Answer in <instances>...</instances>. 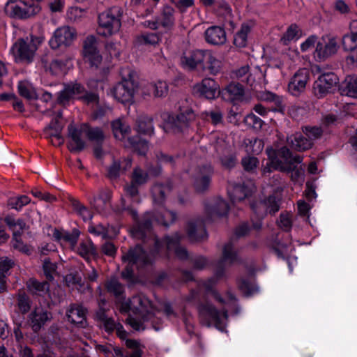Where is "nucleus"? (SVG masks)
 Wrapping results in <instances>:
<instances>
[{
    "instance_id": "nucleus-31",
    "label": "nucleus",
    "mask_w": 357,
    "mask_h": 357,
    "mask_svg": "<svg viewBox=\"0 0 357 357\" xmlns=\"http://www.w3.org/2000/svg\"><path fill=\"white\" fill-rule=\"evenodd\" d=\"M212 174V168L210 165H206L199 169L195 177V188L199 192H202L208 189L210 184V178Z\"/></svg>"
},
{
    "instance_id": "nucleus-23",
    "label": "nucleus",
    "mask_w": 357,
    "mask_h": 357,
    "mask_svg": "<svg viewBox=\"0 0 357 357\" xmlns=\"http://www.w3.org/2000/svg\"><path fill=\"white\" fill-rule=\"evenodd\" d=\"M339 45L335 38H330L325 46L323 47L321 43H317L314 52V58L319 61L335 54L338 50Z\"/></svg>"
},
{
    "instance_id": "nucleus-52",
    "label": "nucleus",
    "mask_w": 357,
    "mask_h": 357,
    "mask_svg": "<svg viewBox=\"0 0 357 357\" xmlns=\"http://www.w3.org/2000/svg\"><path fill=\"white\" fill-rule=\"evenodd\" d=\"M71 206L73 211L80 215L84 221L92 218L91 212L77 199H71Z\"/></svg>"
},
{
    "instance_id": "nucleus-17",
    "label": "nucleus",
    "mask_w": 357,
    "mask_h": 357,
    "mask_svg": "<svg viewBox=\"0 0 357 357\" xmlns=\"http://www.w3.org/2000/svg\"><path fill=\"white\" fill-rule=\"evenodd\" d=\"M255 188L252 181L230 184L228 188L229 196L233 203L240 202L248 197Z\"/></svg>"
},
{
    "instance_id": "nucleus-5",
    "label": "nucleus",
    "mask_w": 357,
    "mask_h": 357,
    "mask_svg": "<svg viewBox=\"0 0 357 357\" xmlns=\"http://www.w3.org/2000/svg\"><path fill=\"white\" fill-rule=\"evenodd\" d=\"M153 253L147 254L140 245L129 250L128 252L123 255V261L128 262V266L126 270L122 272L123 278H131L132 275V268L129 266H136L137 268L150 264L152 260Z\"/></svg>"
},
{
    "instance_id": "nucleus-61",
    "label": "nucleus",
    "mask_w": 357,
    "mask_h": 357,
    "mask_svg": "<svg viewBox=\"0 0 357 357\" xmlns=\"http://www.w3.org/2000/svg\"><path fill=\"white\" fill-rule=\"evenodd\" d=\"M303 132L304 135H306V137L308 138V139H311L313 143L314 140L320 138L323 133L321 128L317 126L304 127L303 128Z\"/></svg>"
},
{
    "instance_id": "nucleus-49",
    "label": "nucleus",
    "mask_w": 357,
    "mask_h": 357,
    "mask_svg": "<svg viewBox=\"0 0 357 357\" xmlns=\"http://www.w3.org/2000/svg\"><path fill=\"white\" fill-rule=\"evenodd\" d=\"M120 27L121 24H99L96 30L99 35L107 37L119 32Z\"/></svg>"
},
{
    "instance_id": "nucleus-2",
    "label": "nucleus",
    "mask_w": 357,
    "mask_h": 357,
    "mask_svg": "<svg viewBox=\"0 0 357 357\" xmlns=\"http://www.w3.org/2000/svg\"><path fill=\"white\" fill-rule=\"evenodd\" d=\"M169 191L170 187L169 185H162L157 183L153 186L151 194L153 203L155 205H158L159 208L151 217L148 218L144 222L137 225L132 229V234L136 238L144 239L146 236L150 237L154 243V252H160L162 251L163 243L160 242L152 234L151 230V219L165 227L173 223L176 219V214L173 211L167 210L162 206Z\"/></svg>"
},
{
    "instance_id": "nucleus-20",
    "label": "nucleus",
    "mask_w": 357,
    "mask_h": 357,
    "mask_svg": "<svg viewBox=\"0 0 357 357\" xmlns=\"http://www.w3.org/2000/svg\"><path fill=\"white\" fill-rule=\"evenodd\" d=\"M205 50H196L184 54L181 58V64L185 69L192 70L200 67L202 68Z\"/></svg>"
},
{
    "instance_id": "nucleus-18",
    "label": "nucleus",
    "mask_w": 357,
    "mask_h": 357,
    "mask_svg": "<svg viewBox=\"0 0 357 357\" xmlns=\"http://www.w3.org/2000/svg\"><path fill=\"white\" fill-rule=\"evenodd\" d=\"M61 117V113L59 112L52 122L45 128L46 137L50 138L51 142L56 146H59L64 142L61 135L63 126L59 122Z\"/></svg>"
},
{
    "instance_id": "nucleus-7",
    "label": "nucleus",
    "mask_w": 357,
    "mask_h": 357,
    "mask_svg": "<svg viewBox=\"0 0 357 357\" xmlns=\"http://www.w3.org/2000/svg\"><path fill=\"white\" fill-rule=\"evenodd\" d=\"M211 146L224 166L227 167L234 166L236 159L231 153V144L227 141V137L224 134H213L211 136Z\"/></svg>"
},
{
    "instance_id": "nucleus-10",
    "label": "nucleus",
    "mask_w": 357,
    "mask_h": 357,
    "mask_svg": "<svg viewBox=\"0 0 357 357\" xmlns=\"http://www.w3.org/2000/svg\"><path fill=\"white\" fill-rule=\"evenodd\" d=\"M194 119L195 114L192 111H186L177 115L167 114L165 119L164 130L167 132H183Z\"/></svg>"
},
{
    "instance_id": "nucleus-37",
    "label": "nucleus",
    "mask_w": 357,
    "mask_h": 357,
    "mask_svg": "<svg viewBox=\"0 0 357 357\" xmlns=\"http://www.w3.org/2000/svg\"><path fill=\"white\" fill-rule=\"evenodd\" d=\"M225 98L229 101L240 100L244 96V89L238 83L231 82L223 90Z\"/></svg>"
},
{
    "instance_id": "nucleus-25",
    "label": "nucleus",
    "mask_w": 357,
    "mask_h": 357,
    "mask_svg": "<svg viewBox=\"0 0 357 357\" xmlns=\"http://www.w3.org/2000/svg\"><path fill=\"white\" fill-rule=\"evenodd\" d=\"M52 235L61 245H68L71 249H75L79 236V231L76 229H74L70 233L63 230L54 229Z\"/></svg>"
},
{
    "instance_id": "nucleus-34",
    "label": "nucleus",
    "mask_w": 357,
    "mask_h": 357,
    "mask_svg": "<svg viewBox=\"0 0 357 357\" xmlns=\"http://www.w3.org/2000/svg\"><path fill=\"white\" fill-rule=\"evenodd\" d=\"M67 317L72 324L84 326L86 322V310L81 305H73L68 310Z\"/></svg>"
},
{
    "instance_id": "nucleus-4",
    "label": "nucleus",
    "mask_w": 357,
    "mask_h": 357,
    "mask_svg": "<svg viewBox=\"0 0 357 357\" xmlns=\"http://www.w3.org/2000/svg\"><path fill=\"white\" fill-rule=\"evenodd\" d=\"M42 36H30V38H20L11 48L15 61L17 63H31L35 57L38 46L43 43Z\"/></svg>"
},
{
    "instance_id": "nucleus-51",
    "label": "nucleus",
    "mask_w": 357,
    "mask_h": 357,
    "mask_svg": "<svg viewBox=\"0 0 357 357\" xmlns=\"http://www.w3.org/2000/svg\"><path fill=\"white\" fill-rule=\"evenodd\" d=\"M136 183L132 181L130 185H126L125 187V190L126 192V197L122 198L123 203V208L124 210H130L128 205L126 204V202L127 199H134V201L136 202H139L137 195H138V189L136 186Z\"/></svg>"
},
{
    "instance_id": "nucleus-11",
    "label": "nucleus",
    "mask_w": 357,
    "mask_h": 357,
    "mask_svg": "<svg viewBox=\"0 0 357 357\" xmlns=\"http://www.w3.org/2000/svg\"><path fill=\"white\" fill-rule=\"evenodd\" d=\"M76 36L77 33L74 28L63 25L54 31L53 37L50 40V45L52 49H57L62 45H70Z\"/></svg>"
},
{
    "instance_id": "nucleus-33",
    "label": "nucleus",
    "mask_w": 357,
    "mask_h": 357,
    "mask_svg": "<svg viewBox=\"0 0 357 357\" xmlns=\"http://www.w3.org/2000/svg\"><path fill=\"white\" fill-rule=\"evenodd\" d=\"M266 153L269 158V162L263 167V174L266 175L268 173H271L273 170H279L280 172H284L287 170L284 164L277 158V153L274 149L267 148Z\"/></svg>"
},
{
    "instance_id": "nucleus-12",
    "label": "nucleus",
    "mask_w": 357,
    "mask_h": 357,
    "mask_svg": "<svg viewBox=\"0 0 357 357\" xmlns=\"http://www.w3.org/2000/svg\"><path fill=\"white\" fill-rule=\"evenodd\" d=\"M82 54L91 67L98 68L102 61V56L97 48V40L93 36H89L83 43Z\"/></svg>"
},
{
    "instance_id": "nucleus-28",
    "label": "nucleus",
    "mask_w": 357,
    "mask_h": 357,
    "mask_svg": "<svg viewBox=\"0 0 357 357\" xmlns=\"http://www.w3.org/2000/svg\"><path fill=\"white\" fill-rule=\"evenodd\" d=\"M51 314L42 307L35 308L29 314L32 329L36 332L51 319Z\"/></svg>"
},
{
    "instance_id": "nucleus-62",
    "label": "nucleus",
    "mask_w": 357,
    "mask_h": 357,
    "mask_svg": "<svg viewBox=\"0 0 357 357\" xmlns=\"http://www.w3.org/2000/svg\"><path fill=\"white\" fill-rule=\"evenodd\" d=\"M342 45L344 50L357 47V33H351L344 36Z\"/></svg>"
},
{
    "instance_id": "nucleus-15",
    "label": "nucleus",
    "mask_w": 357,
    "mask_h": 357,
    "mask_svg": "<svg viewBox=\"0 0 357 357\" xmlns=\"http://www.w3.org/2000/svg\"><path fill=\"white\" fill-rule=\"evenodd\" d=\"M339 81L333 73H322L314 84V91L316 96L322 97L329 93Z\"/></svg>"
},
{
    "instance_id": "nucleus-53",
    "label": "nucleus",
    "mask_w": 357,
    "mask_h": 357,
    "mask_svg": "<svg viewBox=\"0 0 357 357\" xmlns=\"http://www.w3.org/2000/svg\"><path fill=\"white\" fill-rule=\"evenodd\" d=\"M126 146H130L139 155H144L148 150L147 142L139 137L128 138V144Z\"/></svg>"
},
{
    "instance_id": "nucleus-59",
    "label": "nucleus",
    "mask_w": 357,
    "mask_h": 357,
    "mask_svg": "<svg viewBox=\"0 0 357 357\" xmlns=\"http://www.w3.org/2000/svg\"><path fill=\"white\" fill-rule=\"evenodd\" d=\"M259 160L254 156H245L242 158L241 164L247 172H253L259 165Z\"/></svg>"
},
{
    "instance_id": "nucleus-1",
    "label": "nucleus",
    "mask_w": 357,
    "mask_h": 357,
    "mask_svg": "<svg viewBox=\"0 0 357 357\" xmlns=\"http://www.w3.org/2000/svg\"><path fill=\"white\" fill-rule=\"evenodd\" d=\"M237 260L238 257L233 242L229 241L222 248V258L215 264L214 275L204 283L206 289L211 291L213 298L220 304L225 305L227 308L224 307L221 310H218L212 303L206 301L199 307L201 321L207 326L213 324L222 331H224L227 321L228 309L236 305V298L231 293H228L227 298L222 299L216 291L212 290V287L219 280L225 277V268Z\"/></svg>"
},
{
    "instance_id": "nucleus-8",
    "label": "nucleus",
    "mask_w": 357,
    "mask_h": 357,
    "mask_svg": "<svg viewBox=\"0 0 357 357\" xmlns=\"http://www.w3.org/2000/svg\"><path fill=\"white\" fill-rule=\"evenodd\" d=\"M5 13L12 18L24 20L36 15L40 10L38 3L28 6L21 0H9L5 6Z\"/></svg>"
},
{
    "instance_id": "nucleus-36",
    "label": "nucleus",
    "mask_w": 357,
    "mask_h": 357,
    "mask_svg": "<svg viewBox=\"0 0 357 357\" xmlns=\"http://www.w3.org/2000/svg\"><path fill=\"white\" fill-rule=\"evenodd\" d=\"M144 93H152L155 98L165 97L169 92L167 83L162 80H158L154 83H150L145 86Z\"/></svg>"
},
{
    "instance_id": "nucleus-9",
    "label": "nucleus",
    "mask_w": 357,
    "mask_h": 357,
    "mask_svg": "<svg viewBox=\"0 0 357 357\" xmlns=\"http://www.w3.org/2000/svg\"><path fill=\"white\" fill-rule=\"evenodd\" d=\"M136 89L137 85L132 79L131 72L130 71L128 77H123V80L114 87L112 95L116 100L123 104L132 103Z\"/></svg>"
},
{
    "instance_id": "nucleus-40",
    "label": "nucleus",
    "mask_w": 357,
    "mask_h": 357,
    "mask_svg": "<svg viewBox=\"0 0 357 357\" xmlns=\"http://www.w3.org/2000/svg\"><path fill=\"white\" fill-rule=\"evenodd\" d=\"M28 291L33 294L43 296L49 291V284L46 282H39L36 279L31 278L26 282Z\"/></svg>"
},
{
    "instance_id": "nucleus-29",
    "label": "nucleus",
    "mask_w": 357,
    "mask_h": 357,
    "mask_svg": "<svg viewBox=\"0 0 357 357\" xmlns=\"http://www.w3.org/2000/svg\"><path fill=\"white\" fill-rule=\"evenodd\" d=\"M222 62L213 52L205 50L202 70H208L211 75H215L220 72Z\"/></svg>"
},
{
    "instance_id": "nucleus-60",
    "label": "nucleus",
    "mask_w": 357,
    "mask_h": 357,
    "mask_svg": "<svg viewBox=\"0 0 357 357\" xmlns=\"http://www.w3.org/2000/svg\"><path fill=\"white\" fill-rule=\"evenodd\" d=\"M160 40L159 36H158L155 33H147V34H142L141 36H139L136 38V43L138 45H142V44H150V45H154L158 43Z\"/></svg>"
},
{
    "instance_id": "nucleus-21",
    "label": "nucleus",
    "mask_w": 357,
    "mask_h": 357,
    "mask_svg": "<svg viewBox=\"0 0 357 357\" xmlns=\"http://www.w3.org/2000/svg\"><path fill=\"white\" fill-rule=\"evenodd\" d=\"M84 88L78 83L65 85L63 89L59 92L57 101L61 105L67 104L72 99L80 100Z\"/></svg>"
},
{
    "instance_id": "nucleus-42",
    "label": "nucleus",
    "mask_w": 357,
    "mask_h": 357,
    "mask_svg": "<svg viewBox=\"0 0 357 357\" xmlns=\"http://www.w3.org/2000/svg\"><path fill=\"white\" fill-rule=\"evenodd\" d=\"M5 222L9 229L12 230L13 236L15 238L20 236L22 233L26 229V223L22 219L16 220L12 216H7L5 218Z\"/></svg>"
},
{
    "instance_id": "nucleus-46",
    "label": "nucleus",
    "mask_w": 357,
    "mask_h": 357,
    "mask_svg": "<svg viewBox=\"0 0 357 357\" xmlns=\"http://www.w3.org/2000/svg\"><path fill=\"white\" fill-rule=\"evenodd\" d=\"M13 261L8 257L0 258V292L6 288V275L13 266Z\"/></svg>"
},
{
    "instance_id": "nucleus-27",
    "label": "nucleus",
    "mask_w": 357,
    "mask_h": 357,
    "mask_svg": "<svg viewBox=\"0 0 357 357\" xmlns=\"http://www.w3.org/2000/svg\"><path fill=\"white\" fill-rule=\"evenodd\" d=\"M287 143L292 149L298 151H305L311 149L313 142L311 139H308L306 135L301 133H295L287 138Z\"/></svg>"
},
{
    "instance_id": "nucleus-56",
    "label": "nucleus",
    "mask_w": 357,
    "mask_h": 357,
    "mask_svg": "<svg viewBox=\"0 0 357 357\" xmlns=\"http://www.w3.org/2000/svg\"><path fill=\"white\" fill-rule=\"evenodd\" d=\"M30 202V199L26 195H22L20 197H10L8 199V204L12 208L16 210H20L24 206L28 204Z\"/></svg>"
},
{
    "instance_id": "nucleus-47",
    "label": "nucleus",
    "mask_w": 357,
    "mask_h": 357,
    "mask_svg": "<svg viewBox=\"0 0 357 357\" xmlns=\"http://www.w3.org/2000/svg\"><path fill=\"white\" fill-rule=\"evenodd\" d=\"M77 252L82 257L89 259L91 256L96 255V248L92 241L87 239L79 243Z\"/></svg>"
},
{
    "instance_id": "nucleus-22",
    "label": "nucleus",
    "mask_w": 357,
    "mask_h": 357,
    "mask_svg": "<svg viewBox=\"0 0 357 357\" xmlns=\"http://www.w3.org/2000/svg\"><path fill=\"white\" fill-rule=\"evenodd\" d=\"M228 209L227 202L220 198L207 202L205 207L206 213L211 220L226 215Z\"/></svg>"
},
{
    "instance_id": "nucleus-50",
    "label": "nucleus",
    "mask_w": 357,
    "mask_h": 357,
    "mask_svg": "<svg viewBox=\"0 0 357 357\" xmlns=\"http://www.w3.org/2000/svg\"><path fill=\"white\" fill-rule=\"evenodd\" d=\"M294 163L295 162H292L289 165H284L287 169L285 172L291 173V178L293 181L303 182L304 170L301 166H298L299 164L296 163V165H295Z\"/></svg>"
},
{
    "instance_id": "nucleus-45",
    "label": "nucleus",
    "mask_w": 357,
    "mask_h": 357,
    "mask_svg": "<svg viewBox=\"0 0 357 357\" xmlns=\"http://www.w3.org/2000/svg\"><path fill=\"white\" fill-rule=\"evenodd\" d=\"M245 150L248 154L257 155L260 153L264 149V142L261 139L253 138L244 141Z\"/></svg>"
},
{
    "instance_id": "nucleus-63",
    "label": "nucleus",
    "mask_w": 357,
    "mask_h": 357,
    "mask_svg": "<svg viewBox=\"0 0 357 357\" xmlns=\"http://www.w3.org/2000/svg\"><path fill=\"white\" fill-rule=\"evenodd\" d=\"M126 345L132 351H127L125 357H141V351L137 341L128 339L126 340Z\"/></svg>"
},
{
    "instance_id": "nucleus-43",
    "label": "nucleus",
    "mask_w": 357,
    "mask_h": 357,
    "mask_svg": "<svg viewBox=\"0 0 357 357\" xmlns=\"http://www.w3.org/2000/svg\"><path fill=\"white\" fill-rule=\"evenodd\" d=\"M251 26L248 24H243L240 30L234 36V44L236 47L242 48L246 46L248 35L250 32Z\"/></svg>"
},
{
    "instance_id": "nucleus-54",
    "label": "nucleus",
    "mask_w": 357,
    "mask_h": 357,
    "mask_svg": "<svg viewBox=\"0 0 357 357\" xmlns=\"http://www.w3.org/2000/svg\"><path fill=\"white\" fill-rule=\"evenodd\" d=\"M105 287L108 292L116 297L121 296L124 291L123 286L116 278L109 279L107 282Z\"/></svg>"
},
{
    "instance_id": "nucleus-58",
    "label": "nucleus",
    "mask_w": 357,
    "mask_h": 357,
    "mask_svg": "<svg viewBox=\"0 0 357 357\" xmlns=\"http://www.w3.org/2000/svg\"><path fill=\"white\" fill-rule=\"evenodd\" d=\"M84 133L90 140L97 143H100L103 141L105 138L102 131L98 128H88L85 127Z\"/></svg>"
},
{
    "instance_id": "nucleus-19",
    "label": "nucleus",
    "mask_w": 357,
    "mask_h": 357,
    "mask_svg": "<svg viewBox=\"0 0 357 357\" xmlns=\"http://www.w3.org/2000/svg\"><path fill=\"white\" fill-rule=\"evenodd\" d=\"M279 208V202L273 196L252 205V210L259 218H264L267 213H275Z\"/></svg>"
},
{
    "instance_id": "nucleus-6",
    "label": "nucleus",
    "mask_w": 357,
    "mask_h": 357,
    "mask_svg": "<svg viewBox=\"0 0 357 357\" xmlns=\"http://www.w3.org/2000/svg\"><path fill=\"white\" fill-rule=\"evenodd\" d=\"M211 146L224 166L227 167L234 166L236 159L231 153V144L227 141V137L224 134H213L211 136Z\"/></svg>"
},
{
    "instance_id": "nucleus-3",
    "label": "nucleus",
    "mask_w": 357,
    "mask_h": 357,
    "mask_svg": "<svg viewBox=\"0 0 357 357\" xmlns=\"http://www.w3.org/2000/svg\"><path fill=\"white\" fill-rule=\"evenodd\" d=\"M151 306L149 300L142 295L133 296L131 299L123 303L121 305V311L123 312H132L134 314H139L142 320L132 317L127 319L128 324L135 331H144L149 327H153L155 331L159 328L156 327L155 315L151 311Z\"/></svg>"
},
{
    "instance_id": "nucleus-44",
    "label": "nucleus",
    "mask_w": 357,
    "mask_h": 357,
    "mask_svg": "<svg viewBox=\"0 0 357 357\" xmlns=\"http://www.w3.org/2000/svg\"><path fill=\"white\" fill-rule=\"evenodd\" d=\"M17 88L19 93L22 97L29 100L37 98L36 91L29 82L26 80L19 82Z\"/></svg>"
},
{
    "instance_id": "nucleus-57",
    "label": "nucleus",
    "mask_w": 357,
    "mask_h": 357,
    "mask_svg": "<svg viewBox=\"0 0 357 357\" xmlns=\"http://www.w3.org/2000/svg\"><path fill=\"white\" fill-rule=\"evenodd\" d=\"M278 155L284 158L287 165L292 162L300 164L302 162V158L301 156L296 155L294 157H292L291 151L288 148L285 146L282 147L278 151Z\"/></svg>"
},
{
    "instance_id": "nucleus-32",
    "label": "nucleus",
    "mask_w": 357,
    "mask_h": 357,
    "mask_svg": "<svg viewBox=\"0 0 357 357\" xmlns=\"http://www.w3.org/2000/svg\"><path fill=\"white\" fill-rule=\"evenodd\" d=\"M181 236L178 234H176L172 237H167L165 241V245L168 251H174L177 257L181 259H185L188 257V253L184 248L178 245Z\"/></svg>"
},
{
    "instance_id": "nucleus-30",
    "label": "nucleus",
    "mask_w": 357,
    "mask_h": 357,
    "mask_svg": "<svg viewBox=\"0 0 357 357\" xmlns=\"http://www.w3.org/2000/svg\"><path fill=\"white\" fill-rule=\"evenodd\" d=\"M206 40L213 45H222L226 42V33L223 27L214 25L205 31Z\"/></svg>"
},
{
    "instance_id": "nucleus-41",
    "label": "nucleus",
    "mask_w": 357,
    "mask_h": 357,
    "mask_svg": "<svg viewBox=\"0 0 357 357\" xmlns=\"http://www.w3.org/2000/svg\"><path fill=\"white\" fill-rule=\"evenodd\" d=\"M112 128L114 136L116 139L123 141L126 137L129 138L128 135L130 132V128L125 122L116 119L112 122Z\"/></svg>"
},
{
    "instance_id": "nucleus-38",
    "label": "nucleus",
    "mask_w": 357,
    "mask_h": 357,
    "mask_svg": "<svg viewBox=\"0 0 357 357\" xmlns=\"http://www.w3.org/2000/svg\"><path fill=\"white\" fill-rule=\"evenodd\" d=\"M123 16V11L119 6L111 8L100 13L98 16L100 22H120Z\"/></svg>"
},
{
    "instance_id": "nucleus-48",
    "label": "nucleus",
    "mask_w": 357,
    "mask_h": 357,
    "mask_svg": "<svg viewBox=\"0 0 357 357\" xmlns=\"http://www.w3.org/2000/svg\"><path fill=\"white\" fill-rule=\"evenodd\" d=\"M137 130L142 134H152L153 132L152 119L148 116H140L137 121Z\"/></svg>"
},
{
    "instance_id": "nucleus-24",
    "label": "nucleus",
    "mask_w": 357,
    "mask_h": 357,
    "mask_svg": "<svg viewBox=\"0 0 357 357\" xmlns=\"http://www.w3.org/2000/svg\"><path fill=\"white\" fill-rule=\"evenodd\" d=\"M84 129H77L73 124L68 126V136L70 138L68 148L70 151L79 152L84 149L85 143L82 139V134L84 132Z\"/></svg>"
},
{
    "instance_id": "nucleus-14",
    "label": "nucleus",
    "mask_w": 357,
    "mask_h": 357,
    "mask_svg": "<svg viewBox=\"0 0 357 357\" xmlns=\"http://www.w3.org/2000/svg\"><path fill=\"white\" fill-rule=\"evenodd\" d=\"M218 84L212 78L206 77L193 86L195 95L206 99H214L219 92Z\"/></svg>"
},
{
    "instance_id": "nucleus-16",
    "label": "nucleus",
    "mask_w": 357,
    "mask_h": 357,
    "mask_svg": "<svg viewBox=\"0 0 357 357\" xmlns=\"http://www.w3.org/2000/svg\"><path fill=\"white\" fill-rule=\"evenodd\" d=\"M249 66L245 65L233 72L232 77L234 78L241 79L242 81H246L250 85L255 81L259 84H266L267 81L266 80V74L259 67L256 66L254 70L255 78L252 79V74H249Z\"/></svg>"
},
{
    "instance_id": "nucleus-55",
    "label": "nucleus",
    "mask_w": 357,
    "mask_h": 357,
    "mask_svg": "<svg viewBox=\"0 0 357 357\" xmlns=\"http://www.w3.org/2000/svg\"><path fill=\"white\" fill-rule=\"evenodd\" d=\"M65 280L68 287L72 289L75 288L79 291L81 290L84 285L82 277L78 273H70L67 275L65 278Z\"/></svg>"
},
{
    "instance_id": "nucleus-13",
    "label": "nucleus",
    "mask_w": 357,
    "mask_h": 357,
    "mask_svg": "<svg viewBox=\"0 0 357 357\" xmlns=\"http://www.w3.org/2000/svg\"><path fill=\"white\" fill-rule=\"evenodd\" d=\"M310 79L309 70L303 68L298 70L288 84V91L292 96H298L305 90L307 82Z\"/></svg>"
},
{
    "instance_id": "nucleus-64",
    "label": "nucleus",
    "mask_w": 357,
    "mask_h": 357,
    "mask_svg": "<svg viewBox=\"0 0 357 357\" xmlns=\"http://www.w3.org/2000/svg\"><path fill=\"white\" fill-rule=\"evenodd\" d=\"M80 100L93 106L99 105V96L95 93L87 92L85 89H84V93L80 96Z\"/></svg>"
},
{
    "instance_id": "nucleus-39",
    "label": "nucleus",
    "mask_w": 357,
    "mask_h": 357,
    "mask_svg": "<svg viewBox=\"0 0 357 357\" xmlns=\"http://www.w3.org/2000/svg\"><path fill=\"white\" fill-rule=\"evenodd\" d=\"M343 95L357 98V75H348L342 83Z\"/></svg>"
},
{
    "instance_id": "nucleus-26",
    "label": "nucleus",
    "mask_w": 357,
    "mask_h": 357,
    "mask_svg": "<svg viewBox=\"0 0 357 357\" xmlns=\"http://www.w3.org/2000/svg\"><path fill=\"white\" fill-rule=\"evenodd\" d=\"M187 234L191 241H199L206 236L202 220L199 219H193L188 222Z\"/></svg>"
},
{
    "instance_id": "nucleus-35",
    "label": "nucleus",
    "mask_w": 357,
    "mask_h": 357,
    "mask_svg": "<svg viewBox=\"0 0 357 357\" xmlns=\"http://www.w3.org/2000/svg\"><path fill=\"white\" fill-rule=\"evenodd\" d=\"M304 33L297 24H291L283 33L280 42L283 45H288L300 39Z\"/></svg>"
}]
</instances>
